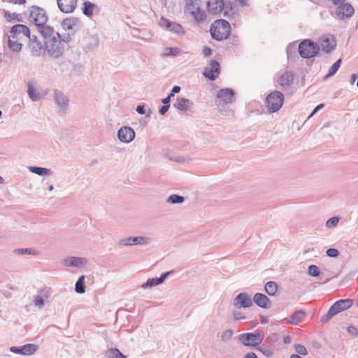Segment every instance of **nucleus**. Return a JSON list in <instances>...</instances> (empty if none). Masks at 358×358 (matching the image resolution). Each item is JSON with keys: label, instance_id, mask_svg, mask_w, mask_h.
<instances>
[{"label": "nucleus", "instance_id": "nucleus-33", "mask_svg": "<svg viewBox=\"0 0 358 358\" xmlns=\"http://www.w3.org/2000/svg\"><path fill=\"white\" fill-rule=\"evenodd\" d=\"M264 290L269 296H274L278 291V285L273 281L267 282L264 285Z\"/></svg>", "mask_w": 358, "mask_h": 358}, {"label": "nucleus", "instance_id": "nucleus-38", "mask_svg": "<svg viewBox=\"0 0 358 358\" xmlns=\"http://www.w3.org/2000/svg\"><path fill=\"white\" fill-rule=\"evenodd\" d=\"M341 59H339L330 66L328 73L324 78V80L333 76L337 72L341 66Z\"/></svg>", "mask_w": 358, "mask_h": 358}, {"label": "nucleus", "instance_id": "nucleus-25", "mask_svg": "<svg viewBox=\"0 0 358 358\" xmlns=\"http://www.w3.org/2000/svg\"><path fill=\"white\" fill-rule=\"evenodd\" d=\"M253 301L257 306L262 308H269L271 306V301L269 298L262 293L257 292L255 294Z\"/></svg>", "mask_w": 358, "mask_h": 358}, {"label": "nucleus", "instance_id": "nucleus-32", "mask_svg": "<svg viewBox=\"0 0 358 358\" xmlns=\"http://www.w3.org/2000/svg\"><path fill=\"white\" fill-rule=\"evenodd\" d=\"M28 169L31 173H35L38 176H50L52 173L50 169L45 167L29 166Z\"/></svg>", "mask_w": 358, "mask_h": 358}, {"label": "nucleus", "instance_id": "nucleus-11", "mask_svg": "<svg viewBox=\"0 0 358 358\" xmlns=\"http://www.w3.org/2000/svg\"><path fill=\"white\" fill-rule=\"evenodd\" d=\"M354 13L353 6L347 2L337 6L335 10L336 17L341 20L350 19L354 15Z\"/></svg>", "mask_w": 358, "mask_h": 358}, {"label": "nucleus", "instance_id": "nucleus-62", "mask_svg": "<svg viewBox=\"0 0 358 358\" xmlns=\"http://www.w3.org/2000/svg\"><path fill=\"white\" fill-rule=\"evenodd\" d=\"M180 90H181L180 87H179V86H174V87L172 88L171 91H172L174 94H177V93H178V92L180 91Z\"/></svg>", "mask_w": 358, "mask_h": 358}, {"label": "nucleus", "instance_id": "nucleus-26", "mask_svg": "<svg viewBox=\"0 0 358 358\" xmlns=\"http://www.w3.org/2000/svg\"><path fill=\"white\" fill-rule=\"evenodd\" d=\"M10 34L16 36L17 37L22 35L29 38L31 36L29 29L26 25L21 24L14 25L11 28Z\"/></svg>", "mask_w": 358, "mask_h": 358}, {"label": "nucleus", "instance_id": "nucleus-29", "mask_svg": "<svg viewBox=\"0 0 358 358\" xmlns=\"http://www.w3.org/2000/svg\"><path fill=\"white\" fill-rule=\"evenodd\" d=\"M37 29L43 37L44 41L48 40L50 38L56 36V33L54 32L53 29L51 27L46 25V24L45 25L37 27Z\"/></svg>", "mask_w": 358, "mask_h": 358}, {"label": "nucleus", "instance_id": "nucleus-12", "mask_svg": "<svg viewBox=\"0 0 358 358\" xmlns=\"http://www.w3.org/2000/svg\"><path fill=\"white\" fill-rule=\"evenodd\" d=\"M150 239L145 236H129L121 238L118 241L120 246H131V245H147L150 244Z\"/></svg>", "mask_w": 358, "mask_h": 358}, {"label": "nucleus", "instance_id": "nucleus-48", "mask_svg": "<svg viewBox=\"0 0 358 358\" xmlns=\"http://www.w3.org/2000/svg\"><path fill=\"white\" fill-rule=\"evenodd\" d=\"M51 294L50 289L48 287H44L38 291V296H42L43 298L48 299Z\"/></svg>", "mask_w": 358, "mask_h": 358}, {"label": "nucleus", "instance_id": "nucleus-31", "mask_svg": "<svg viewBox=\"0 0 358 358\" xmlns=\"http://www.w3.org/2000/svg\"><path fill=\"white\" fill-rule=\"evenodd\" d=\"M106 358H127L117 348H112L104 352Z\"/></svg>", "mask_w": 358, "mask_h": 358}, {"label": "nucleus", "instance_id": "nucleus-53", "mask_svg": "<svg viewBox=\"0 0 358 358\" xmlns=\"http://www.w3.org/2000/svg\"><path fill=\"white\" fill-rule=\"evenodd\" d=\"M232 315H233V318H234L235 320H244V319H245V316H243V315L241 314V313L238 312V311H234V312H233Z\"/></svg>", "mask_w": 358, "mask_h": 358}, {"label": "nucleus", "instance_id": "nucleus-4", "mask_svg": "<svg viewBox=\"0 0 358 358\" xmlns=\"http://www.w3.org/2000/svg\"><path fill=\"white\" fill-rule=\"evenodd\" d=\"M352 305L353 300L351 299H340L331 305L327 313L321 317L320 321L326 322L339 313L350 308Z\"/></svg>", "mask_w": 358, "mask_h": 358}, {"label": "nucleus", "instance_id": "nucleus-44", "mask_svg": "<svg viewBox=\"0 0 358 358\" xmlns=\"http://www.w3.org/2000/svg\"><path fill=\"white\" fill-rule=\"evenodd\" d=\"M234 334V331L231 329H227L222 331L220 337L222 341H227L230 340Z\"/></svg>", "mask_w": 358, "mask_h": 358}, {"label": "nucleus", "instance_id": "nucleus-28", "mask_svg": "<svg viewBox=\"0 0 358 358\" xmlns=\"http://www.w3.org/2000/svg\"><path fill=\"white\" fill-rule=\"evenodd\" d=\"M20 39V37L10 34L8 41V45L10 50L13 52H20L21 50L22 45L19 42Z\"/></svg>", "mask_w": 358, "mask_h": 358}, {"label": "nucleus", "instance_id": "nucleus-21", "mask_svg": "<svg viewBox=\"0 0 358 358\" xmlns=\"http://www.w3.org/2000/svg\"><path fill=\"white\" fill-rule=\"evenodd\" d=\"M174 271V270H170L169 271H167V272H165V273H163L160 277H156V278H149L148 279V280L144 282L142 285H141V287H143V289H147V288H152L155 286H157L158 285H160L162 283H163L165 280V279L169 275H171V273H173Z\"/></svg>", "mask_w": 358, "mask_h": 358}, {"label": "nucleus", "instance_id": "nucleus-35", "mask_svg": "<svg viewBox=\"0 0 358 358\" xmlns=\"http://www.w3.org/2000/svg\"><path fill=\"white\" fill-rule=\"evenodd\" d=\"M96 5L94 3L90 1H85L82 8L83 13L87 17H91L93 15V11Z\"/></svg>", "mask_w": 358, "mask_h": 358}, {"label": "nucleus", "instance_id": "nucleus-51", "mask_svg": "<svg viewBox=\"0 0 358 358\" xmlns=\"http://www.w3.org/2000/svg\"><path fill=\"white\" fill-rule=\"evenodd\" d=\"M326 254L328 257H336L338 255L339 252L337 249L329 248V249L327 250Z\"/></svg>", "mask_w": 358, "mask_h": 358}, {"label": "nucleus", "instance_id": "nucleus-15", "mask_svg": "<svg viewBox=\"0 0 358 358\" xmlns=\"http://www.w3.org/2000/svg\"><path fill=\"white\" fill-rule=\"evenodd\" d=\"M136 136L134 130L129 126H123L120 127L117 131L119 140L125 143L131 142Z\"/></svg>", "mask_w": 358, "mask_h": 358}, {"label": "nucleus", "instance_id": "nucleus-2", "mask_svg": "<svg viewBox=\"0 0 358 358\" xmlns=\"http://www.w3.org/2000/svg\"><path fill=\"white\" fill-rule=\"evenodd\" d=\"M201 0H186L185 10L189 13L198 24L204 22L206 20V13L202 9Z\"/></svg>", "mask_w": 358, "mask_h": 358}, {"label": "nucleus", "instance_id": "nucleus-10", "mask_svg": "<svg viewBox=\"0 0 358 358\" xmlns=\"http://www.w3.org/2000/svg\"><path fill=\"white\" fill-rule=\"evenodd\" d=\"M89 262L90 260L86 257L69 256L62 259L60 260V264L63 266L76 267L79 268L90 266Z\"/></svg>", "mask_w": 358, "mask_h": 358}, {"label": "nucleus", "instance_id": "nucleus-34", "mask_svg": "<svg viewBox=\"0 0 358 358\" xmlns=\"http://www.w3.org/2000/svg\"><path fill=\"white\" fill-rule=\"evenodd\" d=\"M78 20L74 17H69L63 20L62 26L65 30H71L77 24Z\"/></svg>", "mask_w": 358, "mask_h": 358}, {"label": "nucleus", "instance_id": "nucleus-27", "mask_svg": "<svg viewBox=\"0 0 358 358\" xmlns=\"http://www.w3.org/2000/svg\"><path fill=\"white\" fill-rule=\"evenodd\" d=\"M306 316V313L305 311L302 310H298L294 312L287 320V324H298L302 322Z\"/></svg>", "mask_w": 358, "mask_h": 358}, {"label": "nucleus", "instance_id": "nucleus-16", "mask_svg": "<svg viewBox=\"0 0 358 358\" xmlns=\"http://www.w3.org/2000/svg\"><path fill=\"white\" fill-rule=\"evenodd\" d=\"M159 24L166 30L178 35H183L185 34L183 28L180 24L171 22L163 17L159 20Z\"/></svg>", "mask_w": 358, "mask_h": 358}, {"label": "nucleus", "instance_id": "nucleus-6", "mask_svg": "<svg viewBox=\"0 0 358 358\" xmlns=\"http://www.w3.org/2000/svg\"><path fill=\"white\" fill-rule=\"evenodd\" d=\"M319 51L318 44L309 39L303 40L299 45V52L303 58L309 59L315 57Z\"/></svg>", "mask_w": 358, "mask_h": 358}, {"label": "nucleus", "instance_id": "nucleus-55", "mask_svg": "<svg viewBox=\"0 0 358 358\" xmlns=\"http://www.w3.org/2000/svg\"><path fill=\"white\" fill-rule=\"evenodd\" d=\"M203 54L205 57H209L212 54V50L210 48L205 46L203 49Z\"/></svg>", "mask_w": 358, "mask_h": 358}, {"label": "nucleus", "instance_id": "nucleus-20", "mask_svg": "<svg viewBox=\"0 0 358 358\" xmlns=\"http://www.w3.org/2000/svg\"><path fill=\"white\" fill-rule=\"evenodd\" d=\"M276 82L282 90H289L294 83V75L291 71H285L278 78Z\"/></svg>", "mask_w": 358, "mask_h": 358}, {"label": "nucleus", "instance_id": "nucleus-22", "mask_svg": "<svg viewBox=\"0 0 358 358\" xmlns=\"http://www.w3.org/2000/svg\"><path fill=\"white\" fill-rule=\"evenodd\" d=\"M193 106L194 103L192 101L183 97H177L173 103V108L182 112L191 110Z\"/></svg>", "mask_w": 358, "mask_h": 358}, {"label": "nucleus", "instance_id": "nucleus-46", "mask_svg": "<svg viewBox=\"0 0 358 358\" xmlns=\"http://www.w3.org/2000/svg\"><path fill=\"white\" fill-rule=\"evenodd\" d=\"M209 69H212L213 71H215L217 74H220V64L215 59L210 61V66L208 67Z\"/></svg>", "mask_w": 358, "mask_h": 358}, {"label": "nucleus", "instance_id": "nucleus-9", "mask_svg": "<svg viewBox=\"0 0 358 358\" xmlns=\"http://www.w3.org/2000/svg\"><path fill=\"white\" fill-rule=\"evenodd\" d=\"M29 20L37 27L45 25L48 21L45 11L38 6H32L29 16Z\"/></svg>", "mask_w": 358, "mask_h": 358}, {"label": "nucleus", "instance_id": "nucleus-37", "mask_svg": "<svg viewBox=\"0 0 358 358\" xmlns=\"http://www.w3.org/2000/svg\"><path fill=\"white\" fill-rule=\"evenodd\" d=\"M85 276L83 275L80 276L76 282L75 291L78 294H83L85 292Z\"/></svg>", "mask_w": 358, "mask_h": 358}, {"label": "nucleus", "instance_id": "nucleus-60", "mask_svg": "<svg viewBox=\"0 0 358 358\" xmlns=\"http://www.w3.org/2000/svg\"><path fill=\"white\" fill-rule=\"evenodd\" d=\"M11 3H15V4H24L25 3V0H10L9 1Z\"/></svg>", "mask_w": 358, "mask_h": 358}, {"label": "nucleus", "instance_id": "nucleus-14", "mask_svg": "<svg viewBox=\"0 0 358 358\" xmlns=\"http://www.w3.org/2000/svg\"><path fill=\"white\" fill-rule=\"evenodd\" d=\"M29 47L31 50V55L34 57H41L45 52V46L38 39L37 36L33 35L29 38Z\"/></svg>", "mask_w": 358, "mask_h": 358}, {"label": "nucleus", "instance_id": "nucleus-40", "mask_svg": "<svg viewBox=\"0 0 358 358\" xmlns=\"http://www.w3.org/2000/svg\"><path fill=\"white\" fill-rule=\"evenodd\" d=\"M257 349L266 357H271L273 354V349L265 344H262V345L259 346Z\"/></svg>", "mask_w": 358, "mask_h": 358}, {"label": "nucleus", "instance_id": "nucleus-54", "mask_svg": "<svg viewBox=\"0 0 358 358\" xmlns=\"http://www.w3.org/2000/svg\"><path fill=\"white\" fill-rule=\"evenodd\" d=\"M136 112L140 115H144L145 113L144 105L138 104L136 107Z\"/></svg>", "mask_w": 358, "mask_h": 358}, {"label": "nucleus", "instance_id": "nucleus-47", "mask_svg": "<svg viewBox=\"0 0 358 358\" xmlns=\"http://www.w3.org/2000/svg\"><path fill=\"white\" fill-rule=\"evenodd\" d=\"M309 275L313 277H317L320 280H322L324 277V273L321 272V270H308Z\"/></svg>", "mask_w": 358, "mask_h": 358}, {"label": "nucleus", "instance_id": "nucleus-45", "mask_svg": "<svg viewBox=\"0 0 358 358\" xmlns=\"http://www.w3.org/2000/svg\"><path fill=\"white\" fill-rule=\"evenodd\" d=\"M339 222L338 217H332L329 219L326 222V227L328 228L335 227Z\"/></svg>", "mask_w": 358, "mask_h": 358}, {"label": "nucleus", "instance_id": "nucleus-36", "mask_svg": "<svg viewBox=\"0 0 358 358\" xmlns=\"http://www.w3.org/2000/svg\"><path fill=\"white\" fill-rule=\"evenodd\" d=\"M3 16L8 22H12V21L21 22L22 21V16L20 14H17L15 13H10L8 10H3Z\"/></svg>", "mask_w": 358, "mask_h": 358}, {"label": "nucleus", "instance_id": "nucleus-13", "mask_svg": "<svg viewBox=\"0 0 358 358\" xmlns=\"http://www.w3.org/2000/svg\"><path fill=\"white\" fill-rule=\"evenodd\" d=\"M320 49L326 52L330 53L331 52L336 46V41L335 36L331 34H329L327 36H322L319 40Z\"/></svg>", "mask_w": 358, "mask_h": 358}, {"label": "nucleus", "instance_id": "nucleus-8", "mask_svg": "<svg viewBox=\"0 0 358 358\" xmlns=\"http://www.w3.org/2000/svg\"><path fill=\"white\" fill-rule=\"evenodd\" d=\"M264 337V336L262 331L256 330L252 333L241 334L238 339L245 346L257 347L262 343Z\"/></svg>", "mask_w": 358, "mask_h": 358}, {"label": "nucleus", "instance_id": "nucleus-57", "mask_svg": "<svg viewBox=\"0 0 358 358\" xmlns=\"http://www.w3.org/2000/svg\"><path fill=\"white\" fill-rule=\"evenodd\" d=\"M324 106V105L323 103H321V104H319L317 105L315 108L314 110H313V112L310 113V115H309L308 117H310L311 116H313L317 111H318L319 110L323 108Z\"/></svg>", "mask_w": 358, "mask_h": 358}, {"label": "nucleus", "instance_id": "nucleus-52", "mask_svg": "<svg viewBox=\"0 0 358 358\" xmlns=\"http://www.w3.org/2000/svg\"><path fill=\"white\" fill-rule=\"evenodd\" d=\"M166 50L169 51V52L165 53L164 54L165 56H169V55L176 56L179 53V50L176 48H168Z\"/></svg>", "mask_w": 358, "mask_h": 358}, {"label": "nucleus", "instance_id": "nucleus-41", "mask_svg": "<svg viewBox=\"0 0 358 358\" xmlns=\"http://www.w3.org/2000/svg\"><path fill=\"white\" fill-rule=\"evenodd\" d=\"M28 95L33 101H37L40 99V94L36 92V90L31 85H28Z\"/></svg>", "mask_w": 358, "mask_h": 358}, {"label": "nucleus", "instance_id": "nucleus-64", "mask_svg": "<svg viewBox=\"0 0 358 358\" xmlns=\"http://www.w3.org/2000/svg\"><path fill=\"white\" fill-rule=\"evenodd\" d=\"M283 342L284 343H289L291 342V338L289 336H285L283 338Z\"/></svg>", "mask_w": 358, "mask_h": 358}, {"label": "nucleus", "instance_id": "nucleus-63", "mask_svg": "<svg viewBox=\"0 0 358 358\" xmlns=\"http://www.w3.org/2000/svg\"><path fill=\"white\" fill-rule=\"evenodd\" d=\"M338 275H335V276H333V277H327L321 283L322 284H325V283H327L328 282H329L332 278H336Z\"/></svg>", "mask_w": 358, "mask_h": 358}, {"label": "nucleus", "instance_id": "nucleus-3", "mask_svg": "<svg viewBox=\"0 0 358 358\" xmlns=\"http://www.w3.org/2000/svg\"><path fill=\"white\" fill-rule=\"evenodd\" d=\"M206 6L208 13L212 15H217L223 11L224 16L230 17L234 14L231 4L225 3L223 0H208Z\"/></svg>", "mask_w": 358, "mask_h": 358}, {"label": "nucleus", "instance_id": "nucleus-39", "mask_svg": "<svg viewBox=\"0 0 358 358\" xmlns=\"http://www.w3.org/2000/svg\"><path fill=\"white\" fill-rule=\"evenodd\" d=\"M185 198L179 194H173L170 195L166 200V203L172 204H179L183 203Z\"/></svg>", "mask_w": 358, "mask_h": 358}, {"label": "nucleus", "instance_id": "nucleus-56", "mask_svg": "<svg viewBox=\"0 0 358 358\" xmlns=\"http://www.w3.org/2000/svg\"><path fill=\"white\" fill-rule=\"evenodd\" d=\"M169 108H170V105H166V106L163 105L159 108V114L162 115H164L168 111Z\"/></svg>", "mask_w": 358, "mask_h": 358}, {"label": "nucleus", "instance_id": "nucleus-17", "mask_svg": "<svg viewBox=\"0 0 358 358\" xmlns=\"http://www.w3.org/2000/svg\"><path fill=\"white\" fill-rule=\"evenodd\" d=\"M37 349V345L28 343L20 347L13 346L10 348V351L17 355L30 356L34 354Z\"/></svg>", "mask_w": 358, "mask_h": 358}, {"label": "nucleus", "instance_id": "nucleus-59", "mask_svg": "<svg viewBox=\"0 0 358 358\" xmlns=\"http://www.w3.org/2000/svg\"><path fill=\"white\" fill-rule=\"evenodd\" d=\"M335 6H338L341 3L346 2V0H331Z\"/></svg>", "mask_w": 358, "mask_h": 358}, {"label": "nucleus", "instance_id": "nucleus-43", "mask_svg": "<svg viewBox=\"0 0 358 358\" xmlns=\"http://www.w3.org/2000/svg\"><path fill=\"white\" fill-rule=\"evenodd\" d=\"M294 348L295 351L297 352V355H306L308 354V351L306 347L302 344H295L294 345Z\"/></svg>", "mask_w": 358, "mask_h": 358}, {"label": "nucleus", "instance_id": "nucleus-61", "mask_svg": "<svg viewBox=\"0 0 358 358\" xmlns=\"http://www.w3.org/2000/svg\"><path fill=\"white\" fill-rule=\"evenodd\" d=\"M170 101H171V100L169 99V97H167V96L162 100L163 105H165V106L170 105Z\"/></svg>", "mask_w": 358, "mask_h": 358}, {"label": "nucleus", "instance_id": "nucleus-18", "mask_svg": "<svg viewBox=\"0 0 358 358\" xmlns=\"http://www.w3.org/2000/svg\"><path fill=\"white\" fill-rule=\"evenodd\" d=\"M233 304L238 309L247 308L252 306V301L247 293L241 292L234 299Z\"/></svg>", "mask_w": 358, "mask_h": 358}, {"label": "nucleus", "instance_id": "nucleus-49", "mask_svg": "<svg viewBox=\"0 0 358 358\" xmlns=\"http://www.w3.org/2000/svg\"><path fill=\"white\" fill-rule=\"evenodd\" d=\"M44 300L45 299L43 298L42 296H35V299H34V304L36 306H38V308H41L44 306L45 305V302H44Z\"/></svg>", "mask_w": 358, "mask_h": 358}, {"label": "nucleus", "instance_id": "nucleus-1", "mask_svg": "<svg viewBox=\"0 0 358 358\" xmlns=\"http://www.w3.org/2000/svg\"><path fill=\"white\" fill-rule=\"evenodd\" d=\"M210 32L212 38L216 41L227 39L231 32L230 24L222 19L215 20L210 25Z\"/></svg>", "mask_w": 358, "mask_h": 358}, {"label": "nucleus", "instance_id": "nucleus-19", "mask_svg": "<svg viewBox=\"0 0 358 358\" xmlns=\"http://www.w3.org/2000/svg\"><path fill=\"white\" fill-rule=\"evenodd\" d=\"M57 4L62 13L69 14L76 10L78 0H57Z\"/></svg>", "mask_w": 358, "mask_h": 358}, {"label": "nucleus", "instance_id": "nucleus-30", "mask_svg": "<svg viewBox=\"0 0 358 358\" xmlns=\"http://www.w3.org/2000/svg\"><path fill=\"white\" fill-rule=\"evenodd\" d=\"M15 255H33L38 256L40 252L35 248H17L13 250Z\"/></svg>", "mask_w": 358, "mask_h": 358}, {"label": "nucleus", "instance_id": "nucleus-7", "mask_svg": "<svg viewBox=\"0 0 358 358\" xmlns=\"http://www.w3.org/2000/svg\"><path fill=\"white\" fill-rule=\"evenodd\" d=\"M284 103V95L279 91H273L266 98V103L270 113L278 111Z\"/></svg>", "mask_w": 358, "mask_h": 358}, {"label": "nucleus", "instance_id": "nucleus-50", "mask_svg": "<svg viewBox=\"0 0 358 358\" xmlns=\"http://www.w3.org/2000/svg\"><path fill=\"white\" fill-rule=\"evenodd\" d=\"M348 332L353 336L354 337H356L358 336V329L354 325H350L347 328Z\"/></svg>", "mask_w": 358, "mask_h": 358}, {"label": "nucleus", "instance_id": "nucleus-5", "mask_svg": "<svg viewBox=\"0 0 358 358\" xmlns=\"http://www.w3.org/2000/svg\"><path fill=\"white\" fill-rule=\"evenodd\" d=\"M45 51L54 57H59L63 53L62 43L60 35L56 33V36L43 41Z\"/></svg>", "mask_w": 358, "mask_h": 358}, {"label": "nucleus", "instance_id": "nucleus-42", "mask_svg": "<svg viewBox=\"0 0 358 358\" xmlns=\"http://www.w3.org/2000/svg\"><path fill=\"white\" fill-rule=\"evenodd\" d=\"M203 75L210 80H215L219 74H217L215 71H213L212 69H209L206 67L204 69Z\"/></svg>", "mask_w": 358, "mask_h": 358}, {"label": "nucleus", "instance_id": "nucleus-58", "mask_svg": "<svg viewBox=\"0 0 358 358\" xmlns=\"http://www.w3.org/2000/svg\"><path fill=\"white\" fill-rule=\"evenodd\" d=\"M243 358H258L256 354L253 352L247 353Z\"/></svg>", "mask_w": 358, "mask_h": 358}, {"label": "nucleus", "instance_id": "nucleus-24", "mask_svg": "<svg viewBox=\"0 0 358 358\" xmlns=\"http://www.w3.org/2000/svg\"><path fill=\"white\" fill-rule=\"evenodd\" d=\"M217 98L220 99L224 103H231L235 100V92L232 89L225 88L218 91Z\"/></svg>", "mask_w": 358, "mask_h": 358}, {"label": "nucleus", "instance_id": "nucleus-23", "mask_svg": "<svg viewBox=\"0 0 358 358\" xmlns=\"http://www.w3.org/2000/svg\"><path fill=\"white\" fill-rule=\"evenodd\" d=\"M54 99L59 109L66 112L68 109L69 100L63 92L59 90H55L54 92Z\"/></svg>", "mask_w": 358, "mask_h": 358}]
</instances>
